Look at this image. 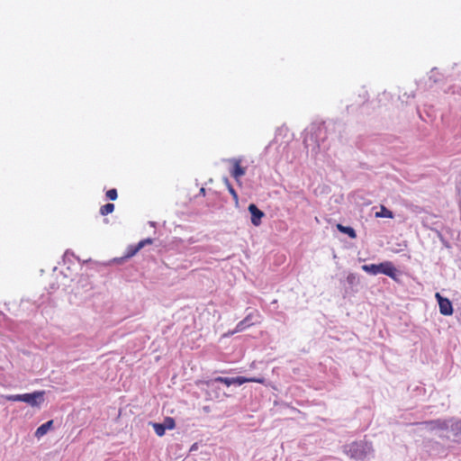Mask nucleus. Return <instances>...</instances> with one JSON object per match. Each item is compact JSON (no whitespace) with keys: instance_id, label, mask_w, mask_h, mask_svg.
<instances>
[{"instance_id":"f257e3e1","label":"nucleus","mask_w":461,"mask_h":461,"mask_svg":"<svg viewBox=\"0 0 461 461\" xmlns=\"http://www.w3.org/2000/svg\"><path fill=\"white\" fill-rule=\"evenodd\" d=\"M362 269L371 275L384 274L393 280L397 279V269L391 261H384L380 264L363 265Z\"/></svg>"},{"instance_id":"f03ea898","label":"nucleus","mask_w":461,"mask_h":461,"mask_svg":"<svg viewBox=\"0 0 461 461\" xmlns=\"http://www.w3.org/2000/svg\"><path fill=\"white\" fill-rule=\"evenodd\" d=\"M44 391H36L32 393H23L22 402H26L32 407H40L44 402Z\"/></svg>"},{"instance_id":"7ed1b4c3","label":"nucleus","mask_w":461,"mask_h":461,"mask_svg":"<svg viewBox=\"0 0 461 461\" xmlns=\"http://www.w3.org/2000/svg\"><path fill=\"white\" fill-rule=\"evenodd\" d=\"M347 453L351 458L357 460H362L366 457L364 446L357 442H354L348 446Z\"/></svg>"},{"instance_id":"20e7f679","label":"nucleus","mask_w":461,"mask_h":461,"mask_svg":"<svg viewBox=\"0 0 461 461\" xmlns=\"http://www.w3.org/2000/svg\"><path fill=\"white\" fill-rule=\"evenodd\" d=\"M435 297L438 300L440 313L445 316L452 315L453 306L451 302L447 298L442 297L439 293H437Z\"/></svg>"},{"instance_id":"39448f33","label":"nucleus","mask_w":461,"mask_h":461,"mask_svg":"<svg viewBox=\"0 0 461 461\" xmlns=\"http://www.w3.org/2000/svg\"><path fill=\"white\" fill-rule=\"evenodd\" d=\"M230 162L232 164V169L230 171L231 176L240 183V179L246 174V167H241L240 158H231Z\"/></svg>"},{"instance_id":"423d86ee","label":"nucleus","mask_w":461,"mask_h":461,"mask_svg":"<svg viewBox=\"0 0 461 461\" xmlns=\"http://www.w3.org/2000/svg\"><path fill=\"white\" fill-rule=\"evenodd\" d=\"M248 209L251 214V223L254 226H259L261 224L262 218L265 216V213L254 203H250Z\"/></svg>"},{"instance_id":"0eeeda50","label":"nucleus","mask_w":461,"mask_h":461,"mask_svg":"<svg viewBox=\"0 0 461 461\" xmlns=\"http://www.w3.org/2000/svg\"><path fill=\"white\" fill-rule=\"evenodd\" d=\"M234 378V384L241 385L245 383H258V384H265L266 380L263 377H244V376H237Z\"/></svg>"},{"instance_id":"6e6552de","label":"nucleus","mask_w":461,"mask_h":461,"mask_svg":"<svg viewBox=\"0 0 461 461\" xmlns=\"http://www.w3.org/2000/svg\"><path fill=\"white\" fill-rule=\"evenodd\" d=\"M152 243H153V240L150 238L140 240L136 246L131 247L129 249L127 256L131 257V256L135 255L138 251H140L145 245L152 244Z\"/></svg>"},{"instance_id":"1a4fd4ad","label":"nucleus","mask_w":461,"mask_h":461,"mask_svg":"<svg viewBox=\"0 0 461 461\" xmlns=\"http://www.w3.org/2000/svg\"><path fill=\"white\" fill-rule=\"evenodd\" d=\"M53 425V420H49L41 424L35 431V436L41 438L44 436Z\"/></svg>"},{"instance_id":"9d476101","label":"nucleus","mask_w":461,"mask_h":461,"mask_svg":"<svg viewBox=\"0 0 461 461\" xmlns=\"http://www.w3.org/2000/svg\"><path fill=\"white\" fill-rule=\"evenodd\" d=\"M375 216L376 218H390V219H393V212L387 209L384 205H381L380 206V211L379 212H376Z\"/></svg>"},{"instance_id":"9b49d317","label":"nucleus","mask_w":461,"mask_h":461,"mask_svg":"<svg viewBox=\"0 0 461 461\" xmlns=\"http://www.w3.org/2000/svg\"><path fill=\"white\" fill-rule=\"evenodd\" d=\"M337 229L347 235H348L351 239H355L357 237V233L355 230L349 226H344L342 224H338Z\"/></svg>"},{"instance_id":"f8f14e48","label":"nucleus","mask_w":461,"mask_h":461,"mask_svg":"<svg viewBox=\"0 0 461 461\" xmlns=\"http://www.w3.org/2000/svg\"><path fill=\"white\" fill-rule=\"evenodd\" d=\"M255 317H257L258 319H259V317H260L259 312L258 311H256L255 313L248 314L247 317L243 321H244V322L247 323V325L251 326V325H254V324L259 322L258 320L254 321Z\"/></svg>"},{"instance_id":"ddd939ff","label":"nucleus","mask_w":461,"mask_h":461,"mask_svg":"<svg viewBox=\"0 0 461 461\" xmlns=\"http://www.w3.org/2000/svg\"><path fill=\"white\" fill-rule=\"evenodd\" d=\"M426 423L429 425L431 429H446L447 428V424L446 423V421L431 420Z\"/></svg>"},{"instance_id":"4468645a","label":"nucleus","mask_w":461,"mask_h":461,"mask_svg":"<svg viewBox=\"0 0 461 461\" xmlns=\"http://www.w3.org/2000/svg\"><path fill=\"white\" fill-rule=\"evenodd\" d=\"M224 183L227 186V189L228 191L230 192V194H231L233 200L238 203L239 201V195L237 194V192L235 191V189L233 188V186L231 185V184L230 183L229 179L228 178H225L224 179Z\"/></svg>"},{"instance_id":"2eb2a0df","label":"nucleus","mask_w":461,"mask_h":461,"mask_svg":"<svg viewBox=\"0 0 461 461\" xmlns=\"http://www.w3.org/2000/svg\"><path fill=\"white\" fill-rule=\"evenodd\" d=\"M114 211L113 203H106L100 208V213L104 216L112 213Z\"/></svg>"},{"instance_id":"dca6fc26","label":"nucleus","mask_w":461,"mask_h":461,"mask_svg":"<svg viewBox=\"0 0 461 461\" xmlns=\"http://www.w3.org/2000/svg\"><path fill=\"white\" fill-rule=\"evenodd\" d=\"M166 429H173L176 427L175 420L171 417H167L162 422Z\"/></svg>"},{"instance_id":"f3484780","label":"nucleus","mask_w":461,"mask_h":461,"mask_svg":"<svg viewBox=\"0 0 461 461\" xmlns=\"http://www.w3.org/2000/svg\"><path fill=\"white\" fill-rule=\"evenodd\" d=\"M152 427L158 437H162L165 435L166 429L162 423H153Z\"/></svg>"},{"instance_id":"a211bd4d","label":"nucleus","mask_w":461,"mask_h":461,"mask_svg":"<svg viewBox=\"0 0 461 461\" xmlns=\"http://www.w3.org/2000/svg\"><path fill=\"white\" fill-rule=\"evenodd\" d=\"M215 382H219V383L226 384L227 386H230L231 384H234V378L233 377L219 376V377L215 378Z\"/></svg>"},{"instance_id":"6ab92c4d","label":"nucleus","mask_w":461,"mask_h":461,"mask_svg":"<svg viewBox=\"0 0 461 461\" xmlns=\"http://www.w3.org/2000/svg\"><path fill=\"white\" fill-rule=\"evenodd\" d=\"M105 195L109 200L114 201L118 197L117 190L115 188H112L106 192Z\"/></svg>"},{"instance_id":"aec40b11","label":"nucleus","mask_w":461,"mask_h":461,"mask_svg":"<svg viewBox=\"0 0 461 461\" xmlns=\"http://www.w3.org/2000/svg\"><path fill=\"white\" fill-rule=\"evenodd\" d=\"M5 398L10 402H22L23 394L5 395Z\"/></svg>"},{"instance_id":"412c9836","label":"nucleus","mask_w":461,"mask_h":461,"mask_svg":"<svg viewBox=\"0 0 461 461\" xmlns=\"http://www.w3.org/2000/svg\"><path fill=\"white\" fill-rule=\"evenodd\" d=\"M247 327H249V325H247L246 322H244V321L242 320L241 321H240L236 328H235V330L234 332H240V331H242L243 330H245Z\"/></svg>"}]
</instances>
